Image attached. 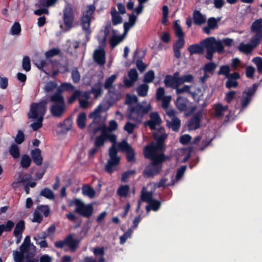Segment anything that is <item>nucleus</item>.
I'll return each instance as SVG.
<instances>
[{
  "label": "nucleus",
  "mask_w": 262,
  "mask_h": 262,
  "mask_svg": "<svg viewBox=\"0 0 262 262\" xmlns=\"http://www.w3.org/2000/svg\"><path fill=\"white\" fill-rule=\"evenodd\" d=\"M102 105H99L94 111L90 113L89 117L94 119V120H97L100 117V113L102 111Z\"/></svg>",
  "instance_id": "09e8293b"
},
{
  "label": "nucleus",
  "mask_w": 262,
  "mask_h": 262,
  "mask_svg": "<svg viewBox=\"0 0 262 262\" xmlns=\"http://www.w3.org/2000/svg\"><path fill=\"white\" fill-rule=\"evenodd\" d=\"M180 23L179 20H176L174 22L173 29L175 31V35L178 38H184L185 34L182 30Z\"/></svg>",
  "instance_id": "c85d7f7f"
},
{
  "label": "nucleus",
  "mask_w": 262,
  "mask_h": 262,
  "mask_svg": "<svg viewBox=\"0 0 262 262\" xmlns=\"http://www.w3.org/2000/svg\"><path fill=\"white\" fill-rule=\"evenodd\" d=\"M93 58L100 66H103L106 62L105 51L104 49H97L94 51Z\"/></svg>",
  "instance_id": "2eb2a0df"
},
{
  "label": "nucleus",
  "mask_w": 262,
  "mask_h": 262,
  "mask_svg": "<svg viewBox=\"0 0 262 262\" xmlns=\"http://www.w3.org/2000/svg\"><path fill=\"white\" fill-rule=\"evenodd\" d=\"M82 96V93L79 90H75L72 95L68 98V102L69 104L73 103L77 99Z\"/></svg>",
  "instance_id": "37998d69"
},
{
  "label": "nucleus",
  "mask_w": 262,
  "mask_h": 262,
  "mask_svg": "<svg viewBox=\"0 0 262 262\" xmlns=\"http://www.w3.org/2000/svg\"><path fill=\"white\" fill-rule=\"evenodd\" d=\"M125 153L126 158L127 162L132 163L136 161V154L133 147L130 148L129 149L126 151Z\"/></svg>",
  "instance_id": "49530a36"
},
{
  "label": "nucleus",
  "mask_w": 262,
  "mask_h": 262,
  "mask_svg": "<svg viewBox=\"0 0 262 262\" xmlns=\"http://www.w3.org/2000/svg\"><path fill=\"white\" fill-rule=\"evenodd\" d=\"M123 37L124 36L123 35H113L110 39V45L111 48H115L122 41Z\"/></svg>",
  "instance_id": "f704fd0d"
},
{
  "label": "nucleus",
  "mask_w": 262,
  "mask_h": 262,
  "mask_svg": "<svg viewBox=\"0 0 262 262\" xmlns=\"http://www.w3.org/2000/svg\"><path fill=\"white\" fill-rule=\"evenodd\" d=\"M203 40H201L199 43H195L190 45L188 48V51L191 55L194 54H203L205 46L202 42Z\"/></svg>",
  "instance_id": "dca6fc26"
},
{
  "label": "nucleus",
  "mask_w": 262,
  "mask_h": 262,
  "mask_svg": "<svg viewBox=\"0 0 262 262\" xmlns=\"http://www.w3.org/2000/svg\"><path fill=\"white\" fill-rule=\"evenodd\" d=\"M167 137V135L165 133L164 128L163 127H160L157 132L153 134V138L156 141L155 144L156 145L157 148L161 149L163 151L165 150L164 143Z\"/></svg>",
  "instance_id": "f8f14e48"
},
{
  "label": "nucleus",
  "mask_w": 262,
  "mask_h": 262,
  "mask_svg": "<svg viewBox=\"0 0 262 262\" xmlns=\"http://www.w3.org/2000/svg\"><path fill=\"white\" fill-rule=\"evenodd\" d=\"M155 77L154 72L152 70H150L145 74L144 81L146 83H150L152 82Z\"/></svg>",
  "instance_id": "4d7b16f0"
},
{
  "label": "nucleus",
  "mask_w": 262,
  "mask_h": 262,
  "mask_svg": "<svg viewBox=\"0 0 262 262\" xmlns=\"http://www.w3.org/2000/svg\"><path fill=\"white\" fill-rule=\"evenodd\" d=\"M218 28V25L216 24V19L214 17H210L207 20V26L203 28L204 33L207 35L210 34V30H214Z\"/></svg>",
  "instance_id": "6ab92c4d"
},
{
  "label": "nucleus",
  "mask_w": 262,
  "mask_h": 262,
  "mask_svg": "<svg viewBox=\"0 0 262 262\" xmlns=\"http://www.w3.org/2000/svg\"><path fill=\"white\" fill-rule=\"evenodd\" d=\"M3 232H10L14 226V223L11 220H8L5 224L0 225Z\"/></svg>",
  "instance_id": "8fccbe9b"
},
{
  "label": "nucleus",
  "mask_w": 262,
  "mask_h": 262,
  "mask_svg": "<svg viewBox=\"0 0 262 262\" xmlns=\"http://www.w3.org/2000/svg\"><path fill=\"white\" fill-rule=\"evenodd\" d=\"M64 91L62 88H61V86L57 90L56 92L54 93L53 94L51 95L50 96V100H52V99L56 97L57 98H59V99H61V100H64V97L62 94V92Z\"/></svg>",
  "instance_id": "052dcab7"
},
{
  "label": "nucleus",
  "mask_w": 262,
  "mask_h": 262,
  "mask_svg": "<svg viewBox=\"0 0 262 262\" xmlns=\"http://www.w3.org/2000/svg\"><path fill=\"white\" fill-rule=\"evenodd\" d=\"M72 121L71 119L67 118L63 122H60L58 124V127L64 129L66 132L70 130L72 127Z\"/></svg>",
  "instance_id": "79ce46f5"
},
{
  "label": "nucleus",
  "mask_w": 262,
  "mask_h": 262,
  "mask_svg": "<svg viewBox=\"0 0 262 262\" xmlns=\"http://www.w3.org/2000/svg\"><path fill=\"white\" fill-rule=\"evenodd\" d=\"M262 28V19H257L255 20L252 24L251 27L252 32L259 31L261 30Z\"/></svg>",
  "instance_id": "3c124183"
},
{
  "label": "nucleus",
  "mask_w": 262,
  "mask_h": 262,
  "mask_svg": "<svg viewBox=\"0 0 262 262\" xmlns=\"http://www.w3.org/2000/svg\"><path fill=\"white\" fill-rule=\"evenodd\" d=\"M21 32L20 25L18 22H15L12 26L11 33L12 35H18Z\"/></svg>",
  "instance_id": "680f3d73"
},
{
  "label": "nucleus",
  "mask_w": 262,
  "mask_h": 262,
  "mask_svg": "<svg viewBox=\"0 0 262 262\" xmlns=\"http://www.w3.org/2000/svg\"><path fill=\"white\" fill-rule=\"evenodd\" d=\"M255 33V36L251 39L250 42L253 43L255 46H258L262 38V30L259 31H254Z\"/></svg>",
  "instance_id": "c03bdc74"
},
{
  "label": "nucleus",
  "mask_w": 262,
  "mask_h": 262,
  "mask_svg": "<svg viewBox=\"0 0 262 262\" xmlns=\"http://www.w3.org/2000/svg\"><path fill=\"white\" fill-rule=\"evenodd\" d=\"M193 23L196 25H202L206 21V17L200 11L194 10L193 12Z\"/></svg>",
  "instance_id": "4be33fe9"
},
{
  "label": "nucleus",
  "mask_w": 262,
  "mask_h": 262,
  "mask_svg": "<svg viewBox=\"0 0 262 262\" xmlns=\"http://www.w3.org/2000/svg\"><path fill=\"white\" fill-rule=\"evenodd\" d=\"M120 161V158L117 157H110V159L107 160V163L105 166V170L109 174H112L114 171L113 167L117 166Z\"/></svg>",
  "instance_id": "f3484780"
},
{
  "label": "nucleus",
  "mask_w": 262,
  "mask_h": 262,
  "mask_svg": "<svg viewBox=\"0 0 262 262\" xmlns=\"http://www.w3.org/2000/svg\"><path fill=\"white\" fill-rule=\"evenodd\" d=\"M25 229V224L24 220L19 221L16 225L14 231V236L22 234Z\"/></svg>",
  "instance_id": "7c9ffc66"
},
{
  "label": "nucleus",
  "mask_w": 262,
  "mask_h": 262,
  "mask_svg": "<svg viewBox=\"0 0 262 262\" xmlns=\"http://www.w3.org/2000/svg\"><path fill=\"white\" fill-rule=\"evenodd\" d=\"M203 116V110L198 111L190 119L188 124L190 130H196L201 126L200 123Z\"/></svg>",
  "instance_id": "ddd939ff"
},
{
  "label": "nucleus",
  "mask_w": 262,
  "mask_h": 262,
  "mask_svg": "<svg viewBox=\"0 0 262 262\" xmlns=\"http://www.w3.org/2000/svg\"><path fill=\"white\" fill-rule=\"evenodd\" d=\"M96 8L94 5H90L87 7V9L83 12L81 17V25L82 30L87 34V36L91 33L90 29L92 16L95 11Z\"/></svg>",
  "instance_id": "20e7f679"
},
{
  "label": "nucleus",
  "mask_w": 262,
  "mask_h": 262,
  "mask_svg": "<svg viewBox=\"0 0 262 262\" xmlns=\"http://www.w3.org/2000/svg\"><path fill=\"white\" fill-rule=\"evenodd\" d=\"M23 69L26 72H29L31 70V62L29 56H26L23 59L22 62Z\"/></svg>",
  "instance_id": "603ef678"
},
{
  "label": "nucleus",
  "mask_w": 262,
  "mask_h": 262,
  "mask_svg": "<svg viewBox=\"0 0 262 262\" xmlns=\"http://www.w3.org/2000/svg\"><path fill=\"white\" fill-rule=\"evenodd\" d=\"M148 89V85L146 83H143L137 88L136 91L139 96L145 97L147 95Z\"/></svg>",
  "instance_id": "473e14b6"
},
{
  "label": "nucleus",
  "mask_w": 262,
  "mask_h": 262,
  "mask_svg": "<svg viewBox=\"0 0 262 262\" xmlns=\"http://www.w3.org/2000/svg\"><path fill=\"white\" fill-rule=\"evenodd\" d=\"M206 49L207 54L205 56L206 59L211 60L213 54L215 52L221 53L224 52V47L220 40L217 41L215 37H210L203 39L202 42Z\"/></svg>",
  "instance_id": "7ed1b4c3"
},
{
  "label": "nucleus",
  "mask_w": 262,
  "mask_h": 262,
  "mask_svg": "<svg viewBox=\"0 0 262 262\" xmlns=\"http://www.w3.org/2000/svg\"><path fill=\"white\" fill-rule=\"evenodd\" d=\"M24 141V134L22 130H19L15 138V141L17 144H21Z\"/></svg>",
  "instance_id": "338daca9"
},
{
  "label": "nucleus",
  "mask_w": 262,
  "mask_h": 262,
  "mask_svg": "<svg viewBox=\"0 0 262 262\" xmlns=\"http://www.w3.org/2000/svg\"><path fill=\"white\" fill-rule=\"evenodd\" d=\"M57 87V83L55 81L48 82L44 87V90L47 93L53 92Z\"/></svg>",
  "instance_id": "a18cd8bd"
},
{
  "label": "nucleus",
  "mask_w": 262,
  "mask_h": 262,
  "mask_svg": "<svg viewBox=\"0 0 262 262\" xmlns=\"http://www.w3.org/2000/svg\"><path fill=\"white\" fill-rule=\"evenodd\" d=\"M80 242V239L73 238V235L70 234L68 235L63 241L56 242L54 245L56 248L59 249H62L67 245L72 251H75L78 248Z\"/></svg>",
  "instance_id": "1a4fd4ad"
},
{
  "label": "nucleus",
  "mask_w": 262,
  "mask_h": 262,
  "mask_svg": "<svg viewBox=\"0 0 262 262\" xmlns=\"http://www.w3.org/2000/svg\"><path fill=\"white\" fill-rule=\"evenodd\" d=\"M169 159L158 158L157 160L151 161L150 164L147 165L143 171V176L149 178L159 174L162 168V163Z\"/></svg>",
  "instance_id": "39448f33"
},
{
  "label": "nucleus",
  "mask_w": 262,
  "mask_h": 262,
  "mask_svg": "<svg viewBox=\"0 0 262 262\" xmlns=\"http://www.w3.org/2000/svg\"><path fill=\"white\" fill-rule=\"evenodd\" d=\"M13 255L15 262H23L25 258L24 253L15 250L13 252Z\"/></svg>",
  "instance_id": "864d4df0"
},
{
  "label": "nucleus",
  "mask_w": 262,
  "mask_h": 262,
  "mask_svg": "<svg viewBox=\"0 0 262 262\" xmlns=\"http://www.w3.org/2000/svg\"><path fill=\"white\" fill-rule=\"evenodd\" d=\"M167 126L172 130L177 132L179 130L181 126V120L178 117L172 118L171 121H167Z\"/></svg>",
  "instance_id": "bb28decb"
},
{
  "label": "nucleus",
  "mask_w": 262,
  "mask_h": 262,
  "mask_svg": "<svg viewBox=\"0 0 262 262\" xmlns=\"http://www.w3.org/2000/svg\"><path fill=\"white\" fill-rule=\"evenodd\" d=\"M150 119L145 122V125L148 126L151 130H155L156 127L159 125L162 120L157 112H152L149 115Z\"/></svg>",
  "instance_id": "4468645a"
},
{
  "label": "nucleus",
  "mask_w": 262,
  "mask_h": 262,
  "mask_svg": "<svg viewBox=\"0 0 262 262\" xmlns=\"http://www.w3.org/2000/svg\"><path fill=\"white\" fill-rule=\"evenodd\" d=\"M185 43L184 38H180L174 42L173 44V51L174 53V57L179 59L181 57V49H182Z\"/></svg>",
  "instance_id": "a211bd4d"
},
{
  "label": "nucleus",
  "mask_w": 262,
  "mask_h": 262,
  "mask_svg": "<svg viewBox=\"0 0 262 262\" xmlns=\"http://www.w3.org/2000/svg\"><path fill=\"white\" fill-rule=\"evenodd\" d=\"M216 68V64L213 62H209L205 64L203 71L205 73L213 74Z\"/></svg>",
  "instance_id": "ea45409f"
},
{
  "label": "nucleus",
  "mask_w": 262,
  "mask_h": 262,
  "mask_svg": "<svg viewBox=\"0 0 262 262\" xmlns=\"http://www.w3.org/2000/svg\"><path fill=\"white\" fill-rule=\"evenodd\" d=\"M252 61L256 64L258 73L259 74H261L262 58L260 57H256L252 59Z\"/></svg>",
  "instance_id": "bf43d9fd"
},
{
  "label": "nucleus",
  "mask_w": 262,
  "mask_h": 262,
  "mask_svg": "<svg viewBox=\"0 0 262 262\" xmlns=\"http://www.w3.org/2000/svg\"><path fill=\"white\" fill-rule=\"evenodd\" d=\"M86 116L84 113H80L77 119V123L78 126L80 129H83L85 127V120Z\"/></svg>",
  "instance_id": "c9c22d12"
},
{
  "label": "nucleus",
  "mask_w": 262,
  "mask_h": 262,
  "mask_svg": "<svg viewBox=\"0 0 262 262\" xmlns=\"http://www.w3.org/2000/svg\"><path fill=\"white\" fill-rule=\"evenodd\" d=\"M149 205L146 206V210L147 212L152 210L154 211H158L161 205V202L160 201L152 199L149 203Z\"/></svg>",
  "instance_id": "cd10ccee"
},
{
  "label": "nucleus",
  "mask_w": 262,
  "mask_h": 262,
  "mask_svg": "<svg viewBox=\"0 0 262 262\" xmlns=\"http://www.w3.org/2000/svg\"><path fill=\"white\" fill-rule=\"evenodd\" d=\"M132 233V230L131 229H128L126 232L124 233L120 237V243L121 244H124L128 238H129Z\"/></svg>",
  "instance_id": "69168bd1"
},
{
  "label": "nucleus",
  "mask_w": 262,
  "mask_h": 262,
  "mask_svg": "<svg viewBox=\"0 0 262 262\" xmlns=\"http://www.w3.org/2000/svg\"><path fill=\"white\" fill-rule=\"evenodd\" d=\"M252 99L243 94L241 98V107L242 110L246 108L251 102Z\"/></svg>",
  "instance_id": "e2e57ef3"
},
{
  "label": "nucleus",
  "mask_w": 262,
  "mask_h": 262,
  "mask_svg": "<svg viewBox=\"0 0 262 262\" xmlns=\"http://www.w3.org/2000/svg\"><path fill=\"white\" fill-rule=\"evenodd\" d=\"M82 194L89 196L90 198H94L95 196V190L90 185H86L82 188Z\"/></svg>",
  "instance_id": "2f4dec72"
},
{
  "label": "nucleus",
  "mask_w": 262,
  "mask_h": 262,
  "mask_svg": "<svg viewBox=\"0 0 262 262\" xmlns=\"http://www.w3.org/2000/svg\"><path fill=\"white\" fill-rule=\"evenodd\" d=\"M41 152V150L39 148H35L31 151L33 161L37 166H40L42 163L43 159Z\"/></svg>",
  "instance_id": "aec40b11"
},
{
  "label": "nucleus",
  "mask_w": 262,
  "mask_h": 262,
  "mask_svg": "<svg viewBox=\"0 0 262 262\" xmlns=\"http://www.w3.org/2000/svg\"><path fill=\"white\" fill-rule=\"evenodd\" d=\"M188 102V100L187 98L179 96L176 101L175 104L180 111L183 112L187 111Z\"/></svg>",
  "instance_id": "412c9836"
},
{
  "label": "nucleus",
  "mask_w": 262,
  "mask_h": 262,
  "mask_svg": "<svg viewBox=\"0 0 262 262\" xmlns=\"http://www.w3.org/2000/svg\"><path fill=\"white\" fill-rule=\"evenodd\" d=\"M164 83H165V86L168 88H170L176 89L177 87H179V86H177V83L175 81V79L173 78L172 76L170 75H167L165 76L164 80Z\"/></svg>",
  "instance_id": "a878e982"
},
{
  "label": "nucleus",
  "mask_w": 262,
  "mask_h": 262,
  "mask_svg": "<svg viewBox=\"0 0 262 262\" xmlns=\"http://www.w3.org/2000/svg\"><path fill=\"white\" fill-rule=\"evenodd\" d=\"M111 14L112 16V21L113 26H117L122 23V18L119 13L116 11L115 7L111 9Z\"/></svg>",
  "instance_id": "5701e85b"
},
{
  "label": "nucleus",
  "mask_w": 262,
  "mask_h": 262,
  "mask_svg": "<svg viewBox=\"0 0 262 262\" xmlns=\"http://www.w3.org/2000/svg\"><path fill=\"white\" fill-rule=\"evenodd\" d=\"M49 101L53 103L50 107L51 115L56 118H61L66 110L65 101L55 97L52 100L49 99Z\"/></svg>",
  "instance_id": "0eeeda50"
},
{
  "label": "nucleus",
  "mask_w": 262,
  "mask_h": 262,
  "mask_svg": "<svg viewBox=\"0 0 262 262\" xmlns=\"http://www.w3.org/2000/svg\"><path fill=\"white\" fill-rule=\"evenodd\" d=\"M152 192L151 191H146L145 188L143 187L141 193V200L143 202L149 203L152 199Z\"/></svg>",
  "instance_id": "72a5a7b5"
},
{
  "label": "nucleus",
  "mask_w": 262,
  "mask_h": 262,
  "mask_svg": "<svg viewBox=\"0 0 262 262\" xmlns=\"http://www.w3.org/2000/svg\"><path fill=\"white\" fill-rule=\"evenodd\" d=\"M117 78L116 74L112 75L111 76L106 79L104 83V88L108 90V94L110 97L114 101H117L119 99L118 95L116 93L115 86H113V83Z\"/></svg>",
  "instance_id": "9b49d317"
},
{
  "label": "nucleus",
  "mask_w": 262,
  "mask_h": 262,
  "mask_svg": "<svg viewBox=\"0 0 262 262\" xmlns=\"http://www.w3.org/2000/svg\"><path fill=\"white\" fill-rule=\"evenodd\" d=\"M31 159L28 155L22 156L20 160V165L23 168L27 169L31 164Z\"/></svg>",
  "instance_id": "a19ab883"
},
{
  "label": "nucleus",
  "mask_w": 262,
  "mask_h": 262,
  "mask_svg": "<svg viewBox=\"0 0 262 262\" xmlns=\"http://www.w3.org/2000/svg\"><path fill=\"white\" fill-rule=\"evenodd\" d=\"M230 72V67L228 65H224L220 67V70L217 72V74L219 75H224L226 78Z\"/></svg>",
  "instance_id": "5fc2aeb1"
},
{
  "label": "nucleus",
  "mask_w": 262,
  "mask_h": 262,
  "mask_svg": "<svg viewBox=\"0 0 262 262\" xmlns=\"http://www.w3.org/2000/svg\"><path fill=\"white\" fill-rule=\"evenodd\" d=\"M163 151L157 148L156 145L154 143L147 145L144 148V155L146 159H150L151 161L157 160L159 158L161 159H169V157L166 156L163 153L158 154L157 152Z\"/></svg>",
  "instance_id": "6e6552de"
},
{
  "label": "nucleus",
  "mask_w": 262,
  "mask_h": 262,
  "mask_svg": "<svg viewBox=\"0 0 262 262\" xmlns=\"http://www.w3.org/2000/svg\"><path fill=\"white\" fill-rule=\"evenodd\" d=\"M105 141L106 139L104 135V132L103 131L101 135L97 136L95 138L94 146L99 148L104 145Z\"/></svg>",
  "instance_id": "e433bc0d"
},
{
  "label": "nucleus",
  "mask_w": 262,
  "mask_h": 262,
  "mask_svg": "<svg viewBox=\"0 0 262 262\" xmlns=\"http://www.w3.org/2000/svg\"><path fill=\"white\" fill-rule=\"evenodd\" d=\"M256 47L257 46H255L251 42L247 44L241 43L238 47V50L246 54H248L251 53L253 49Z\"/></svg>",
  "instance_id": "393cba45"
},
{
  "label": "nucleus",
  "mask_w": 262,
  "mask_h": 262,
  "mask_svg": "<svg viewBox=\"0 0 262 262\" xmlns=\"http://www.w3.org/2000/svg\"><path fill=\"white\" fill-rule=\"evenodd\" d=\"M129 187L127 185H122L119 187L117 194L121 198H126L129 192Z\"/></svg>",
  "instance_id": "c756f323"
},
{
  "label": "nucleus",
  "mask_w": 262,
  "mask_h": 262,
  "mask_svg": "<svg viewBox=\"0 0 262 262\" xmlns=\"http://www.w3.org/2000/svg\"><path fill=\"white\" fill-rule=\"evenodd\" d=\"M47 99L41 100L38 103L31 104L30 112L28 114L29 118L37 119V121L33 122L31 126L33 130L36 131L42 126L43 116L47 112Z\"/></svg>",
  "instance_id": "f257e3e1"
},
{
  "label": "nucleus",
  "mask_w": 262,
  "mask_h": 262,
  "mask_svg": "<svg viewBox=\"0 0 262 262\" xmlns=\"http://www.w3.org/2000/svg\"><path fill=\"white\" fill-rule=\"evenodd\" d=\"M136 124L130 122H127L124 126V129L129 134L133 133Z\"/></svg>",
  "instance_id": "774afa93"
},
{
  "label": "nucleus",
  "mask_w": 262,
  "mask_h": 262,
  "mask_svg": "<svg viewBox=\"0 0 262 262\" xmlns=\"http://www.w3.org/2000/svg\"><path fill=\"white\" fill-rule=\"evenodd\" d=\"M194 80V77L191 74L184 75L180 77L178 79L179 81V86L185 82H192Z\"/></svg>",
  "instance_id": "de8ad7c7"
},
{
  "label": "nucleus",
  "mask_w": 262,
  "mask_h": 262,
  "mask_svg": "<svg viewBox=\"0 0 262 262\" xmlns=\"http://www.w3.org/2000/svg\"><path fill=\"white\" fill-rule=\"evenodd\" d=\"M150 110V104L145 106L140 103H138L135 106L128 107L126 112V117L129 120L140 121L143 116L148 114Z\"/></svg>",
  "instance_id": "f03ea898"
},
{
  "label": "nucleus",
  "mask_w": 262,
  "mask_h": 262,
  "mask_svg": "<svg viewBox=\"0 0 262 262\" xmlns=\"http://www.w3.org/2000/svg\"><path fill=\"white\" fill-rule=\"evenodd\" d=\"M9 154L14 159H18L20 156V151L18 146L13 144L9 148Z\"/></svg>",
  "instance_id": "4c0bfd02"
},
{
  "label": "nucleus",
  "mask_w": 262,
  "mask_h": 262,
  "mask_svg": "<svg viewBox=\"0 0 262 262\" xmlns=\"http://www.w3.org/2000/svg\"><path fill=\"white\" fill-rule=\"evenodd\" d=\"M118 146L119 148L123 152H126L132 147L126 140H123L118 144Z\"/></svg>",
  "instance_id": "0e129e2a"
},
{
  "label": "nucleus",
  "mask_w": 262,
  "mask_h": 262,
  "mask_svg": "<svg viewBox=\"0 0 262 262\" xmlns=\"http://www.w3.org/2000/svg\"><path fill=\"white\" fill-rule=\"evenodd\" d=\"M40 195L49 200H52L55 198L54 192L48 188H45L41 190Z\"/></svg>",
  "instance_id": "58836bf2"
},
{
  "label": "nucleus",
  "mask_w": 262,
  "mask_h": 262,
  "mask_svg": "<svg viewBox=\"0 0 262 262\" xmlns=\"http://www.w3.org/2000/svg\"><path fill=\"white\" fill-rule=\"evenodd\" d=\"M73 204L76 206L75 211L82 217L89 219L94 212L93 204H85L80 200L75 199Z\"/></svg>",
  "instance_id": "423d86ee"
},
{
  "label": "nucleus",
  "mask_w": 262,
  "mask_h": 262,
  "mask_svg": "<svg viewBox=\"0 0 262 262\" xmlns=\"http://www.w3.org/2000/svg\"><path fill=\"white\" fill-rule=\"evenodd\" d=\"M75 19L74 12L70 4L66 5L63 10V20L67 30L73 27Z\"/></svg>",
  "instance_id": "9d476101"
},
{
  "label": "nucleus",
  "mask_w": 262,
  "mask_h": 262,
  "mask_svg": "<svg viewBox=\"0 0 262 262\" xmlns=\"http://www.w3.org/2000/svg\"><path fill=\"white\" fill-rule=\"evenodd\" d=\"M214 109L215 116L216 117L221 118L223 116L222 104L221 103H219L215 104Z\"/></svg>",
  "instance_id": "13d9d810"
},
{
  "label": "nucleus",
  "mask_w": 262,
  "mask_h": 262,
  "mask_svg": "<svg viewBox=\"0 0 262 262\" xmlns=\"http://www.w3.org/2000/svg\"><path fill=\"white\" fill-rule=\"evenodd\" d=\"M60 51L58 48H53L49 50L45 53V56L46 58L48 59L53 57L55 56L58 55L60 54Z\"/></svg>",
  "instance_id": "6e6d98bb"
},
{
  "label": "nucleus",
  "mask_w": 262,
  "mask_h": 262,
  "mask_svg": "<svg viewBox=\"0 0 262 262\" xmlns=\"http://www.w3.org/2000/svg\"><path fill=\"white\" fill-rule=\"evenodd\" d=\"M89 130L90 132L92 133L95 135L100 130L103 131V128L102 127L99 120H93V122L89 126Z\"/></svg>",
  "instance_id": "b1692460"
}]
</instances>
